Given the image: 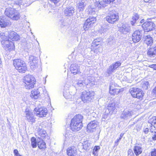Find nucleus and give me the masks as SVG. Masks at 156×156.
Masks as SVG:
<instances>
[{
  "label": "nucleus",
  "mask_w": 156,
  "mask_h": 156,
  "mask_svg": "<svg viewBox=\"0 0 156 156\" xmlns=\"http://www.w3.org/2000/svg\"><path fill=\"white\" fill-rule=\"evenodd\" d=\"M75 93L71 92L70 93L69 90V89L67 90H64L63 94L64 97L66 99H71L72 98V96L74 95Z\"/></svg>",
  "instance_id": "30"
},
{
  "label": "nucleus",
  "mask_w": 156,
  "mask_h": 156,
  "mask_svg": "<svg viewBox=\"0 0 156 156\" xmlns=\"http://www.w3.org/2000/svg\"><path fill=\"white\" fill-rule=\"evenodd\" d=\"M150 67L153 68L154 70H156V64L151 65Z\"/></svg>",
  "instance_id": "54"
},
{
  "label": "nucleus",
  "mask_w": 156,
  "mask_h": 156,
  "mask_svg": "<svg viewBox=\"0 0 156 156\" xmlns=\"http://www.w3.org/2000/svg\"><path fill=\"white\" fill-rule=\"evenodd\" d=\"M119 16L116 13L111 12L106 17V20L109 23L113 24L118 20Z\"/></svg>",
  "instance_id": "11"
},
{
  "label": "nucleus",
  "mask_w": 156,
  "mask_h": 156,
  "mask_svg": "<svg viewBox=\"0 0 156 156\" xmlns=\"http://www.w3.org/2000/svg\"><path fill=\"white\" fill-rule=\"evenodd\" d=\"M128 156H134V154L132 149H129L128 151Z\"/></svg>",
  "instance_id": "45"
},
{
  "label": "nucleus",
  "mask_w": 156,
  "mask_h": 156,
  "mask_svg": "<svg viewBox=\"0 0 156 156\" xmlns=\"http://www.w3.org/2000/svg\"><path fill=\"white\" fill-rule=\"evenodd\" d=\"M2 61L1 58H0V64L1 63Z\"/></svg>",
  "instance_id": "63"
},
{
  "label": "nucleus",
  "mask_w": 156,
  "mask_h": 156,
  "mask_svg": "<svg viewBox=\"0 0 156 156\" xmlns=\"http://www.w3.org/2000/svg\"><path fill=\"white\" fill-rule=\"evenodd\" d=\"M70 70L71 73L74 75H76L80 73L78 65L76 64H73L71 65Z\"/></svg>",
  "instance_id": "26"
},
{
  "label": "nucleus",
  "mask_w": 156,
  "mask_h": 156,
  "mask_svg": "<svg viewBox=\"0 0 156 156\" xmlns=\"http://www.w3.org/2000/svg\"><path fill=\"white\" fill-rule=\"evenodd\" d=\"M83 116L78 114L75 115L71 120L70 125L71 129L73 131L76 132L80 130L83 126L82 121Z\"/></svg>",
  "instance_id": "1"
},
{
  "label": "nucleus",
  "mask_w": 156,
  "mask_h": 156,
  "mask_svg": "<svg viewBox=\"0 0 156 156\" xmlns=\"http://www.w3.org/2000/svg\"><path fill=\"white\" fill-rule=\"evenodd\" d=\"M150 131L152 133H156V125H152L151 126Z\"/></svg>",
  "instance_id": "44"
},
{
  "label": "nucleus",
  "mask_w": 156,
  "mask_h": 156,
  "mask_svg": "<svg viewBox=\"0 0 156 156\" xmlns=\"http://www.w3.org/2000/svg\"><path fill=\"white\" fill-rule=\"evenodd\" d=\"M143 131L145 134H147L149 132V129L148 128H146L144 129Z\"/></svg>",
  "instance_id": "51"
},
{
  "label": "nucleus",
  "mask_w": 156,
  "mask_h": 156,
  "mask_svg": "<svg viewBox=\"0 0 156 156\" xmlns=\"http://www.w3.org/2000/svg\"><path fill=\"white\" fill-rule=\"evenodd\" d=\"M129 92L131 95L134 98H140L144 96V93L141 89L138 88H131L129 90Z\"/></svg>",
  "instance_id": "7"
},
{
  "label": "nucleus",
  "mask_w": 156,
  "mask_h": 156,
  "mask_svg": "<svg viewBox=\"0 0 156 156\" xmlns=\"http://www.w3.org/2000/svg\"><path fill=\"white\" fill-rule=\"evenodd\" d=\"M133 151L136 156H138L142 152L143 149L140 144H136L133 147Z\"/></svg>",
  "instance_id": "23"
},
{
  "label": "nucleus",
  "mask_w": 156,
  "mask_h": 156,
  "mask_svg": "<svg viewBox=\"0 0 156 156\" xmlns=\"http://www.w3.org/2000/svg\"><path fill=\"white\" fill-rule=\"evenodd\" d=\"M38 133L40 136L39 138L41 140L44 139L46 137H48L47 134L45 131L41 129L38 131Z\"/></svg>",
  "instance_id": "34"
},
{
  "label": "nucleus",
  "mask_w": 156,
  "mask_h": 156,
  "mask_svg": "<svg viewBox=\"0 0 156 156\" xmlns=\"http://www.w3.org/2000/svg\"><path fill=\"white\" fill-rule=\"evenodd\" d=\"M10 40H9L6 41H3L2 43V47L6 49H8L9 50H13L15 48L14 45V43L10 41Z\"/></svg>",
  "instance_id": "16"
},
{
  "label": "nucleus",
  "mask_w": 156,
  "mask_h": 156,
  "mask_svg": "<svg viewBox=\"0 0 156 156\" xmlns=\"http://www.w3.org/2000/svg\"><path fill=\"white\" fill-rule=\"evenodd\" d=\"M25 117L29 122L33 123L35 122L36 118L34 117V115L33 112L29 111H26Z\"/></svg>",
  "instance_id": "17"
},
{
  "label": "nucleus",
  "mask_w": 156,
  "mask_h": 156,
  "mask_svg": "<svg viewBox=\"0 0 156 156\" xmlns=\"http://www.w3.org/2000/svg\"><path fill=\"white\" fill-rule=\"evenodd\" d=\"M133 115V112L130 110H126L124 111L121 116V117L124 119H130Z\"/></svg>",
  "instance_id": "18"
},
{
  "label": "nucleus",
  "mask_w": 156,
  "mask_h": 156,
  "mask_svg": "<svg viewBox=\"0 0 156 156\" xmlns=\"http://www.w3.org/2000/svg\"><path fill=\"white\" fill-rule=\"evenodd\" d=\"M12 23L5 16L0 17V26L1 27H5L11 25Z\"/></svg>",
  "instance_id": "15"
},
{
  "label": "nucleus",
  "mask_w": 156,
  "mask_h": 156,
  "mask_svg": "<svg viewBox=\"0 0 156 156\" xmlns=\"http://www.w3.org/2000/svg\"><path fill=\"white\" fill-rule=\"evenodd\" d=\"M9 39L12 41H17L20 39L19 35L14 31H8Z\"/></svg>",
  "instance_id": "20"
},
{
  "label": "nucleus",
  "mask_w": 156,
  "mask_h": 156,
  "mask_svg": "<svg viewBox=\"0 0 156 156\" xmlns=\"http://www.w3.org/2000/svg\"><path fill=\"white\" fill-rule=\"evenodd\" d=\"M120 91V89L117 88H113L110 86L109 87V93L112 95L118 94Z\"/></svg>",
  "instance_id": "35"
},
{
  "label": "nucleus",
  "mask_w": 156,
  "mask_h": 156,
  "mask_svg": "<svg viewBox=\"0 0 156 156\" xmlns=\"http://www.w3.org/2000/svg\"><path fill=\"white\" fill-rule=\"evenodd\" d=\"M149 83V82L148 81H145L144 83L142 86L144 89L147 90V89Z\"/></svg>",
  "instance_id": "43"
},
{
  "label": "nucleus",
  "mask_w": 156,
  "mask_h": 156,
  "mask_svg": "<svg viewBox=\"0 0 156 156\" xmlns=\"http://www.w3.org/2000/svg\"><path fill=\"white\" fill-rule=\"evenodd\" d=\"M96 21V18L93 16H90L85 21L84 24L83 28L85 30H88L94 26Z\"/></svg>",
  "instance_id": "8"
},
{
  "label": "nucleus",
  "mask_w": 156,
  "mask_h": 156,
  "mask_svg": "<svg viewBox=\"0 0 156 156\" xmlns=\"http://www.w3.org/2000/svg\"><path fill=\"white\" fill-rule=\"evenodd\" d=\"M13 64L16 69L20 73H25L27 70L25 62L21 59H14Z\"/></svg>",
  "instance_id": "3"
},
{
  "label": "nucleus",
  "mask_w": 156,
  "mask_h": 156,
  "mask_svg": "<svg viewBox=\"0 0 156 156\" xmlns=\"http://www.w3.org/2000/svg\"><path fill=\"white\" fill-rule=\"evenodd\" d=\"M154 23L151 21L145 22L142 25L144 31L148 32L153 30L154 28Z\"/></svg>",
  "instance_id": "14"
},
{
  "label": "nucleus",
  "mask_w": 156,
  "mask_h": 156,
  "mask_svg": "<svg viewBox=\"0 0 156 156\" xmlns=\"http://www.w3.org/2000/svg\"><path fill=\"white\" fill-rule=\"evenodd\" d=\"M93 44L95 45L94 46H96L100 44V42L98 39H95L93 41Z\"/></svg>",
  "instance_id": "47"
},
{
  "label": "nucleus",
  "mask_w": 156,
  "mask_h": 156,
  "mask_svg": "<svg viewBox=\"0 0 156 156\" xmlns=\"http://www.w3.org/2000/svg\"><path fill=\"white\" fill-rule=\"evenodd\" d=\"M73 133L70 131H67L65 135V136L67 139L72 137L73 136Z\"/></svg>",
  "instance_id": "42"
},
{
  "label": "nucleus",
  "mask_w": 156,
  "mask_h": 156,
  "mask_svg": "<svg viewBox=\"0 0 156 156\" xmlns=\"http://www.w3.org/2000/svg\"><path fill=\"white\" fill-rule=\"evenodd\" d=\"M115 0H104V2H107V3L109 4L111 2H113Z\"/></svg>",
  "instance_id": "52"
},
{
  "label": "nucleus",
  "mask_w": 156,
  "mask_h": 156,
  "mask_svg": "<svg viewBox=\"0 0 156 156\" xmlns=\"http://www.w3.org/2000/svg\"><path fill=\"white\" fill-rule=\"evenodd\" d=\"M75 9L72 6L66 7L64 10L65 15L67 16H71L75 12Z\"/></svg>",
  "instance_id": "24"
},
{
  "label": "nucleus",
  "mask_w": 156,
  "mask_h": 156,
  "mask_svg": "<svg viewBox=\"0 0 156 156\" xmlns=\"http://www.w3.org/2000/svg\"><path fill=\"white\" fill-rule=\"evenodd\" d=\"M109 114H111V113H108V114H107L106 110H105L104 114L103 115L102 119H106Z\"/></svg>",
  "instance_id": "46"
},
{
  "label": "nucleus",
  "mask_w": 156,
  "mask_h": 156,
  "mask_svg": "<svg viewBox=\"0 0 156 156\" xmlns=\"http://www.w3.org/2000/svg\"><path fill=\"white\" fill-rule=\"evenodd\" d=\"M151 156H156V149H154L151 152Z\"/></svg>",
  "instance_id": "49"
},
{
  "label": "nucleus",
  "mask_w": 156,
  "mask_h": 156,
  "mask_svg": "<svg viewBox=\"0 0 156 156\" xmlns=\"http://www.w3.org/2000/svg\"><path fill=\"white\" fill-rule=\"evenodd\" d=\"M31 145L33 148H35L37 146V142L36 139L33 137L31 139Z\"/></svg>",
  "instance_id": "39"
},
{
  "label": "nucleus",
  "mask_w": 156,
  "mask_h": 156,
  "mask_svg": "<svg viewBox=\"0 0 156 156\" xmlns=\"http://www.w3.org/2000/svg\"><path fill=\"white\" fill-rule=\"evenodd\" d=\"M107 4V2H104V0L103 1H100L99 0H96L94 2L95 5L96 7L100 9L103 8L106 6Z\"/></svg>",
  "instance_id": "28"
},
{
  "label": "nucleus",
  "mask_w": 156,
  "mask_h": 156,
  "mask_svg": "<svg viewBox=\"0 0 156 156\" xmlns=\"http://www.w3.org/2000/svg\"><path fill=\"white\" fill-rule=\"evenodd\" d=\"M76 148L74 146L69 147L67 150V154L69 156H74L76 154Z\"/></svg>",
  "instance_id": "27"
},
{
  "label": "nucleus",
  "mask_w": 156,
  "mask_h": 156,
  "mask_svg": "<svg viewBox=\"0 0 156 156\" xmlns=\"http://www.w3.org/2000/svg\"><path fill=\"white\" fill-rule=\"evenodd\" d=\"M147 55L149 57H155L156 56V46L147 48Z\"/></svg>",
  "instance_id": "21"
},
{
  "label": "nucleus",
  "mask_w": 156,
  "mask_h": 156,
  "mask_svg": "<svg viewBox=\"0 0 156 156\" xmlns=\"http://www.w3.org/2000/svg\"><path fill=\"white\" fill-rule=\"evenodd\" d=\"M40 93L38 89L34 90L31 91L30 96L32 98L37 99L40 96Z\"/></svg>",
  "instance_id": "33"
},
{
  "label": "nucleus",
  "mask_w": 156,
  "mask_h": 156,
  "mask_svg": "<svg viewBox=\"0 0 156 156\" xmlns=\"http://www.w3.org/2000/svg\"><path fill=\"white\" fill-rule=\"evenodd\" d=\"M14 153L15 156H22L19 153L17 149H15L14 150Z\"/></svg>",
  "instance_id": "48"
},
{
  "label": "nucleus",
  "mask_w": 156,
  "mask_h": 156,
  "mask_svg": "<svg viewBox=\"0 0 156 156\" xmlns=\"http://www.w3.org/2000/svg\"><path fill=\"white\" fill-rule=\"evenodd\" d=\"M79 13H76V16L77 17L79 16Z\"/></svg>",
  "instance_id": "61"
},
{
  "label": "nucleus",
  "mask_w": 156,
  "mask_h": 156,
  "mask_svg": "<svg viewBox=\"0 0 156 156\" xmlns=\"http://www.w3.org/2000/svg\"><path fill=\"white\" fill-rule=\"evenodd\" d=\"M117 107L115 103H109L108 105L106 108L105 109L107 113H110L111 114H112L116 108Z\"/></svg>",
  "instance_id": "25"
},
{
  "label": "nucleus",
  "mask_w": 156,
  "mask_h": 156,
  "mask_svg": "<svg viewBox=\"0 0 156 156\" xmlns=\"http://www.w3.org/2000/svg\"><path fill=\"white\" fill-rule=\"evenodd\" d=\"M139 16L137 13L134 14L132 16V20L131 21V23L133 25H134L136 21L139 19Z\"/></svg>",
  "instance_id": "36"
},
{
  "label": "nucleus",
  "mask_w": 156,
  "mask_h": 156,
  "mask_svg": "<svg viewBox=\"0 0 156 156\" xmlns=\"http://www.w3.org/2000/svg\"><path fill=\"white\" fill-rule=\"evenodd\" d=\"M9 37L8 31L5 33H2L0 34V40L2 43L3 41H6L9 40Z\"/></svg>",
  "instance_id": "32"
},
{
  "label": "nucleus",
  "mask_w": 156,
  "mask_h": 156,
  "mask_svg": "<svg viewBox=\"0 0 156 156\" xmlns=\"http://www.w3.org/2000/svg\"><path fill=\"white\" fill-rule=\"evenodd\" d=\"M142 34L141 31L139 30H136L133 34L132 39L134 42H139L141 39Z\"/></svg>",
  "instance_id": "19"
},
{
  "label": "nucleus",
  "mask_w": 156,
  "mask_h": 156,
  "mask_svg": "<svg viewBox=\"0 0 156 156\" xmlns=\"http://www.w3.org/2000/svg\"><path fill=\"white\" fill-rule=\"evenodd\" d=\"M144 43L148 46H151L153 43V38L149 35L145 36Z\"/></svg>",
  "instance_id": "31"
},
{
  "label": "nucleus",
  "mask_w": 156,
  "mask_h": 156,
  "mask_svg": "<svg viewBox=\"0 0 156 156\" xmlns=\"http://www.w3.org/2000/svg\"><path fill=\"white\" fill-rule=\"evenodd\" d=\"M94 94V92L92 91H84L82 93L81 99L84 103L90 101L93 98Z\"/></svg>",
  "instance_id": "6"
},
{
  "label": "nucleus",
  "mask_w": 156,
  "mask_h": 156,
  "mask_svg": "<svg viewBox=\"0 0 156 156\" xmlns=\"http://www.w3.org/2000/svg\"><path fill=\"white\" fill-rule=\"evenodd\" d=\"M96 11V9L94 8H93L91 6L88 7V13L91 15L94 14Z\"/></svg>",
  "instance_id": "40"
},
{
  "label": "nucleus",
  "mask_w": 156,
  "mask_h": 156,
  "mask_svg": "<svg viewBox=\"0 0 156 156\" xmlns=\"http://www.w3.org/2000/svg\"><path fill=\"white\" fill-rule=\"evenodd\" d=\"M121 139H122V138L120 137L119 138V139H118L119 140H121Z\"/></svg>",
  "instance_id": "62"
},
{
  "label": "nucleus",
  "mask_w": 156,
  "mask_h": 156,
  "mask_svg": "<svg viewBox=\"0 0 156 156\" xmlns=\"http://www.w3.org/2000/svg\"><path fill=\"white\" fill-rule=\"evenodd\" d=\"M24 84L26 88L30 89L34 87L36 80L35 78L30 75H26L23 79Z\"/></svg>",
  "instance_id": "5"
},
{
  "label": "nucleus",
  "mask_w": 156,
  "mask_h": 156,
  "mask_svg": "<svg viewBox=\"0 0 156 156\" xmlns=\"http://www.w3.org/2000/svg\"><path fill=\"white\" fill-rule=\"evenodd\" d=\"M51 2L55 4L57 3L60 0H49Z\"/></svg>",
  "instance_id": "50"
},
{
  "label": "nucleus",
  "mask_w": 156,
  "mask_h": 156,
  "mask_svg": "<svg viewBox=\"0 0 156 156\" xmlns=\"http://www.w3.org/2000/svg\"><path fill=\"white\" fill-rule=\"evenodd\" d=\"M37 145L40 149H44L46 148V144L43 140L37 141Z\"/></svg>",
  "instance_id": "37"
},
{
  "label": "nucleus",
  "mask_w": 156,
  "mask_h": 156,
  "mask_svg": "<svg viewBox=\"0 0 156 156\" xmlns=\"http://www.w3.org/2000/svg\"><path fill=\"white\" fill-rule=\"evenodd\" d=\"M152 139L153 140H156V133H154V134L153 136H152Z\"/></svg>",
  "instance_id": "53"
},
{
  "label": "nucleus",
  "mask_w": 156,
  "mask_h": 156,
  "mask_svg": "<svg viewBox=\"0 0 156 156\" xmlns=\"http://www.w3.org/2000/svg\"><path fill=\"white\" fill-rule=\"evenodd\" d=\"M36 115L39 117H45L47 114L48 111L46 108H44L37 107L34 109Z\"/></svg>",
  "instance_id": "9"
},
{
  "label": "nucleus",
  "mask_w": 156,
  "mask_h": 156,
  "mask_svg": "<svg viewBox=\"0 0 156 156\" xmlns=\"http://www.w3.org/2000/svg\"><path fill=\"white\" fill-rule=\"evenodd\" d=\"M121 64V63L119 61L117 62L112 64L110 66L107 70L106 72L109 75H110L115 70L119 67Z\"/></svg>",
  "instance_id": "13"
},
{
  "label": "nucleus",
  "mask_w": 156,
  "mask_h": 156,
  "mask_svg": "<svg viewBox=\"0 0 156 156\" xmlns=\"http://www.w3.org/2000/svg\"><path fill=\"white\" fill-rule=\"evenodd\" d=\"M124 134L122 133H121L120 134V137L122 138Z\"/></svg>",
  "instance_id": "59"
},
{
  "label": "nucleus",
  "mask_w": 156,
  "mask_h": 156,
  "mask_svg": "<svg viewBox=\"0 0 156 156\" xmlns=\"http://www.w3.org/2000/svg\"><path fill=\"white\" fill-rule=\"evenodd\" d=\"M5 15L13 20H18L20 17V13L12 8H6L5 11Z\"/></svg>",
  "instance_id": "4"
},
{
  "label": "nucleus",
  "mask_w": 156,
  "mask_h": 156,
  "mask_svg": "<svg viewBox=\"0 0 156 156\" xmlns=\"http://www.w3.org/2000/svg\"><path fill=\"white\" fill-rule=\"evenodd\" d=\"M77 8L79 11H83L86 5V2L83 0H80L77 4Z\"/></svg>",
  "instance_id": "29"
},
{
  "label": "nucleus",
  "mask_w": 156,
  "mask_h": 156,
  "mask_svg": "<svg viewBox=\"0 0 156 156\" xmlns=\"http://www.w3.org/2000/svg\"><path fill=\"white\" fill-rule=\"evenodd\" d=\"M93 79L92 77H88L85 80H78L76 83V87L79 89H82L85 86H87L86 87H92L94 85Z\"/></svg>",
  "instance_id": "2"
},
{
  "label": "nucleus",
  "mask_w": 156,
  "mask_h": 156,
  "mask_svg": "<svg viewBox=\"0 0 156 156\" xmlns=\"http://www.w3.org/2000/svg\"><path fill=\"white\" fill-rule=\"evenodd\" d=\"M154 120L155 119V120L156 121V117H154Z\"/></svg>",
  "instance_id": "64"
},
{
  "label": "nucleus",
  "mask_w": 156,
  "mask_h": 156,
  "mask_svg": "<svg viewBox=\"0 0 156 156\" xmlns=\"http://www.w3.org/2000/svg\"><path fill=\"white\" fill-rule=\"evenodd\" d=\"M100 148V147L98 146H96L94 147L93 151V154L94 156H98V152Z\"/></svg>",
  "instance_id": "38"
},
{
  "label": "nucleus",
  "mask_w": 156,
  "mask_h": 156,
  "mask_svg": "<svg viewBox=\"0 0 156 156\" xmlns=\"http://www.w3.org/2000/svg\"><path fill=\"white\" fill-rule=\"evenodd\" d=\"M144 19H142V20H141L140 21V23H144L145 22H144Z\"/></svg>",
  "instance_id": "58"
},
{
  "label": "nucleus",
  "mask_w": 156,
  "mask_h": 156,
  "mask_svg": "<svg viewBox=\"0 0 156 156\" xmlns=\"http://www.w3.org/2000/svg\"><path fill=\"white\" fill-rule=\"evenodd\" d=\"M29 60L30 67L31 69L34 70L36 69L38 66L37 58L35 56L31 55L29 57Z\"/></svg>",
  "instance_id": "10"
},
{
  "label": "nucleus",
  "mask_w": 156,
  "mask_h": 156,
  "mask_svg": "<svg viewBox=\"0 0 156 156\" xmlns=\"http://www.w3.org/2000/svg\"><path fill=\"white\" fill-rule=\"evenodd\" d=\"M120 140H119L118 139H117V140H116V141L115 142V145H118V143L119 142V141Z\"/></svg>",
  "instance_id": "56"
},
{
  "label": "nucleus",
  "mask_w": 156,
  "mask_h": 156,
  "mask_svg": "<svg viewBox=\"0 0 156 156\" xmlns=\"http://www.w3.org/2000/svg\"><path fill=\"white\" fill-rule=\"evenodd\" d=\"M154 0H144V1L146 2H148L149 3H151L152 1H153Z\"/></svg>",
  "instance_id": "55"
},
{
  "label": "nucleus",
  "mask_w": 156,
  "mask_h": 156,
  "mask_svg": "<svg viewBox=\"0 0 156 156\" xmlns=\"http://www.w3.org/2000/svg\"><path fill=\"white\" fill-rule=\"evenodd\" d=\"M83 146V148L85 150H87L88 149L89 146V144L88 143L87 141H85L82 144Z\"/></svg>",
  "instance_id": "41"
},
{
  "label": "nucleus",
  "mask_w": 156,
  "mask_h": 156,
  "mask_svg": "<svg viewBox=\"0 0 156 156\" xmlns=\"http://www.w3.org/2000/svg\"><path fill=\"white\" fill-rule=\"evenodd\" d=\"M98 122L96 120H94L90 122L87 126V129L89 132H93L95 131L97 127Z\"/></svg>",
  "instance_id": "12"
},
{
  "label": "nucleus",
  "mask_w": 156,
  "mask_h": 156,
  "mask_svg": "<svg viewBox=\"0 0 156 156\" xmlns=\"http://www.w3.org/2000/svg\"><path fill=\"white\" fill-rule=\"evenodd\" d=\"M130 30V26L127 24H122V27H120L119 29V31L124 34H126L129 32Z\"/></svg>",
  "instance_id": "22"
},
{
  "label": "nucleus",
  "mask_w": 156,
  "mask_h": 156,
  "mask_svg": "<svg viewBox=\"0 0 156 156\" xmlns=\"http://www.w3.org/2000/svg\"><path fill=\"white\" fill-rule=\"evenodd\" d=\"M154 93L156 94V87H155V88H154Z\"/></svg>",
  "instance_id": "60"
},
{
  "label": "nucleus",
  "mask_w": 156,
  "mask_h": 156,
  "mask_svg": "<svg viewBox=\"0 0 156 156\" xmlns=\"http://www.w3.org/2000/svg\"><path fill=\"white\" fill-rule=\"evenodd\" d=\"M156 125V121L153 120L152 122V124L151 125Z\"/></svg>",
  "instance_id": "57"
}]
</instances>
